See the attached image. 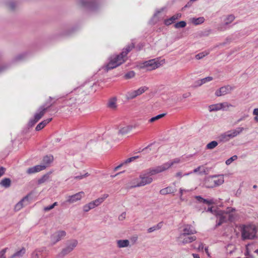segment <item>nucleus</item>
I'll return each mask as SVG.
<instances>
[{
    "mask_svg": "<svg viewBox=\"0 0 258 258\" xmlns=\"http://www.w3.org/2000/svg\"><path fill=\"white\" fill-rule=\"evenodd\" d=\"M134 44L132 43L123 49L119 54L113 55L109 58V62L104 67V70L108 71L109 70L115 68L122 64L125 60V57L128 53L134 47Z\"/></svg>",
    "mask_w": 258,
    "mask_h": 258,
    "instance_id": "obj_1",
    "label": "nucleus"
},
{
    "mask_svg": "<svg viewBox=\"0 0 258 258\" xmlns=\"http://www.w3.org/2000/svg\"><path fill=\"white\" fill-rule=\"evenodd\" d=\"M235 211V209L232 207H228L226 211L213 210V207H209L207 210V212H211L215 215L218 219L217 221L216 226L221 225L223 223L227 221H232L234 220V215L232 212Z\"/></svg>",
    "mask_w": 258,
    "mask_h": 258,
    "instance_id": "obj_2",
    "label": "nucleus"
},
{
    "mask_svg": "<svg viewBox=\"0 0 258 258\" xmlns=\"http://www.w3.org/2000/svg\"><path fill=\"white\" fill-rule=\"evenodd\" d=\"M152 181V177H151L148 172L145 170L140 174L139 178H135L133 180L134 185H132L131 187H136L143 186L151 183Z\"/></svg>",
    "mask_w": 258,
    "mask_h": 258,
    "instance_id": "obj_3",
    "label": "nucleus"
},
{
    "mask_svg": "<svg viewBox=\"0 0 258 258\" xmlns=\"http://www.w3.org/2000/svg\"><path fill=\"white\" fill-rule=\"evenodd\" d=\"M55 102L50 103L47 102L45 104L41 106L38 109V111L34 114V117L30 119L28 122V126H33L45 114L46 110L50 107Z\"/></svg>",
    "mask_w": 258,
    "mask_h": 258,
    "instance_id": "obj_4",
    "label": "nucleus"
},
{
    "mask_svg": "<svg viewBox=\"0 0 258 258\" xmlns=\"http://www.w3.org/2000/svg\"><path fill=\"white\" fill-rule=\"evenodd\" d=\"M78 243V241L76 239L67 240L65 243V246L57 255L56 258H63L66 255L69 254L77 246Z\"/></svg>",
    "mask_w": 258,
    "mask_h": 258,
    "instance_id": "obj_5",
    "label": "nucleus"
},
{
    "mask_svg": "<svg viewBox=\"0 0 258 258\" xmlns=\"http://www.w3.org/2000/svg\"><path fill=\"white\" fill-rule=\"evenodd\" d=\"M255 227L251 225L244 226L241 230V237L242 239H252L256 234Z\"/></svg>",
    "mask_w": 258,
    "mask_h": 258,
    "instance_id": "obj_6",
    "label": "nucleus"
},
{
    "mask_svg": "<svg viewBox=\"0 0 258 258\" xmlns=\"http://www.w3.org/2000/svg\"><path fill=\"white\" fill-rule=\"evenodd\" d=\"M162 64L157 59H152L144 61L141 68H146L148 71H152L160 67Z\"/></svg>",
    "mask_w": 258,
    "mask_h": 258,
    "instance_id": "obj_7",
    "label": "nucleus"
},
{
    "mask_svg": "<svg viewBox=\"0 0 258 258\" xmlns=\"http://www.w3.org/2000/svg\"><path fill=\"white\" fill-rule=\"evenodd\" d=\"M197 233L195 227L190 224H185L180 233V237L188 236V235H194Z\"/></svg>",
    "mask_w": 258,
    "mask_h": 258,
    "instance_id": "obj_8",
    "label": "nucleus"
},
{
    "mask_svg": "<svg viewBox=\"0 0 258 258\" xmlns=\"http://www.w3.org/2000/svg\"><path fill=\"white\" fill-rule=\"evenodd\" d=\"M234 89V87H232L230 85L222 87L216 91L215 95L218 97L225 95L230 93Z\"/></svg>",
    "mask_w": 258,
    "mask_h": 258,
    "instance_id": "obj_9",
    "label": "nucleus"
},
{
    "mask_svg": "<svg viewBox=\"0 0 258 258\" xmlns=\"http://www.w3.org/2000/svg\"><path fill=\"white\" fill-rule=\"evenodd\" d=\"M177 239L181 244L185 245L195 241L197 239V237L194 235H188L181 237L180 235H179Z\"/></svg>",
    "mask_w": 258,
    "mask_h": 258,
    "instance_id": "obj_10",
    "label": "nucleus"
},
{
    "mask_svg": "<svg viewBox=\"0 0 258 258\" xmlns=\"http://www.w3.org/2000/svg\"><path fill=\"white\" fill-rule=\"evenodd\" d=\"M167 169L165 163L156 167L149 168L146 170L151 176L159 173Z\"/></svg>",
    "mask_w": 258,
    "mask_h": 258,
    "instance_id": "obj_11",
    "label": "nucleus"
},
{
    "mask_svg": "<svg viewBox=\"0 0 258 258\" xmlns=\"http://www.w3.org/2000/svg\"><path fill=\"white\" fill-rule=\"evenodd\" d=\"M66 235V232L63 230L58 231L53 233L51 236V240L53 242V244H55L60 241L62 238Z\"/></svg>",
    "mask_w": 258,
    "mask_h": 258,
    "instance_id": "obj_12",
    "label": "nucleus"
},
{
    "mask_svg": "<svg viewBox=\"0 0 258 258\" xmlns=\"http://www.w3.org/2000/svg\"><path fill=\"white\" fill-rule=\"evenodd\" d=\"M84 195L85 194L83 191L79 192L76 194L69 196L66 202L69 204L75 203L80 201L84 196Z\"/></svg>",
    "mask_w": 258,
    "mask_h": 258,
    "instance_id": "obj_13",
    "label": "nucleus"
},
{
    "mask_svg": "<svg viewBox=\"0 0 258 258\" xmlns=\"http://www.w3.org/2000/svg\"><path fill=\"white\" fill-rule=\"evenodd\" d=\"M243 130V127H237L235 130L226 132L225 133L227 136L228 140L229 141L231 139L233 138L234 137H236L237 135L240 134Z\"/></svg>",
    "mask_w": 258,
    "mask_h": 258,
    "instance_id": "obj_14",
    "label": "nucleus"
},
{
    "mask_svg": "<svg viewBox=\"0 0 258 258\" xmlns=\"http://www.w3.org/2000/svg\"><path fill=\"white\" fill-rule=\"evenodd\" d=\"M46 167V166L45 165H37L36 166L28 168L27 170V172L28 174L35 173L45 169Z\"/></svg>",
    "mask_w": 258,
    "mask_h": 258,
    "instance_id": "obj_15",
    "label": "nucleus"
},
{
    "mask_svg": "<svg viewBox=\"0 0 258 258\" xmlns=\"http://www.w3.org/2000/svg\"><path fill=\"white\" fill-rule=\"evenodd\" d=\"M81 4L82 6L88 8L92 10L95 9L96 7L95 3L92 0H81Z\"/></svg>",
    "mask_w": 258,
    "mask_h": 258,
    "instance_id": "obj_16",
    "label": "nucleus"
},
{
    "mask_svg": "<svg viewBox=\"0 0 258 258\" xmlns=\"http://www.w3.org/2000/svg\"><path fill=\"white\" fill-rule=\"evenodd\" d=\"M181 17V14L180 13L176 14L170 18L165 19L164 21V23L165 25L169 26L173 23L176 20L180 18Z\"/></svg>",
    "mask_w": 258,
    "mask_h": 258,
    "instance_id": "obj_17",
    "label": "nucleus"
},
{
    "mask_svg": "<svg viewBox=\"0 0 258 258\" xmlns=\"http://www.w3.org/2000/svg\"><path fill=\"white\" fill-rule=\"evenodd\" d=\"M107 106L111 110H115L117 107V98L115 97L110 98L107 103Z\"/></svg>",
    "mask_w": 258,
    "mask_h": 258,
    "instance_id": "obj_18",
    "label": "nucleus"
},
{
    "mask_svg": "<svg viewBox=\"0 0 258 258\" xmlns=\"http://www.w3.org/2000/svg\"><path fill=\"white\" fill-rule=\"evenodd\" d=\"M44 248H39L35 249L31 254V258H45L42 253Z\"/></svg>",
    "mask_w": 258,
    "mask_h": 258,
    "instance_id": "obj_19",
    "label": "nucleus"
},
{
    "mask_svg": "<svg viewBox=\"0 0 258 258\" xmlns=\"http://www.w3.org/2000/svg\"><path fill=\"white\" fill-rule=\"evenodd\" d=\"M176 191V189L175 187L168 186L161 189L160 190V194L162 195H165L168 194L174 193Z\"/></svg>",
    "mask_w": 258,
    "mask_h": 258,
    "instance_id": "obj_20",
    "label": "nucleus"
},
{
    "mask_svg": "<svg viewBox=\"0 0 258 258\" xmlns=\"http://www.w3.org/2000/svg\"><path fill=\"white\" fill-rule=\"evenodd\" d=\"M29 196L24 197L20 202L17 203V210L21 209L23 207V204L26 205L29 204Z\"/></svg>",
    "mask_w": 258,
    "mask_h": 258,
    "instance_id": "obj_21",
    "label": "nucleus"
},
{
    "mask_svg": "<svg viewBox=\"0 0 258 258\" xmlns=\"http://www.w3.org/2000/svg\"><path fill=\"white\" fill-rule=\"evenodd\" d=\"M11 185V180L9 178H5L0 182V186L5 188H9Z\"/></svg>",
    "mask_w": 258,
    "mask_h": 258,
    "instance_id": "obj_22",
    "label": "nucleus"
},
{
    "mask_svg": "<svg viewBox=\"0 0 258 258\" xmlns=\"http://www.w3.org/2000/svg\"><path fill=\"white\" fill-rule=\"evenodd\" d=\"M52 120L51 118H47L43 120L37 125L35 130L37 131L42 129L47 124H48Z\"/></svg>",
    "mask_w": 258,
    "mask_h": 258,
    "instance_id": "obj_23",
    "label": "nucleus"
},
{
    "mask_svg": "<svg viewBox=\"0 0 258 258\" xmlns=\"http://www.w3.org/2000/svg\"><path fill=\"white\" fill-rule=\"evenodd\" d=\"M117 247L119 248H123L127 247L130 244L129 240L127 239L118 240L116 241Z\"/></svg>",
    "mask_w": 258,
    "mask_h": 258,
    "instance_id": "obj_24",
    "label": "nucleus"
},
{
    "mask_svg": "<svg viewBox=\"0 0 258 258\" xmlns=\"http://www.w3.org/2000/svg\"><path fill=\"white\" fill-rule=\"evenodd\" d=\"M196 199L200 203H203L208 205H211L214 203L213 200H207L203 199L200 196H197L195 197Z\"/></svg>",
    "mask_w": 258,
    "mask_h": 258,
    "instance_id": "obj_25",
    "label": "nucleus"
},
{
    "mask_svg": "<svg viewBox=\"0 0 258 258\" xmlns=\"http://www.w3.org/2000/svg\"><path fill=\"white\" fill-rule=\"evenodd\" d=\"M108 197L107 194H104L102 197L99 198L94 201L93 202L94 204L95 207H97L102 203Z\"/></svg>",
    "mask_w": 258,
    "mask_h": 258,
    "instance_id": "obj_26",
    "label": "nucleus"
},
{
    "mask_svg": "<svg viewBox=\"0 0 258 258\" xmlns=\"http://www.w3.org/2000/svg\"><path fill=\"white\" fill-rule=\"evenodd\" d=\"M198 172H199L200 174L205 173L206 172V170H205L204 166H200L198 167L197 168H196V169H195L192 172L185 173L184 174V175H188L192 173H197Z\"/></svg>",
    "mask_w": 258,
    "mask_h": 258,
    "instance_id": "obj_27",
    "label": "nucleus"
},
{
    "mask_svg": "<svg viewBox=\"0 0 258 258\" xmlns=\"http://www.w3.org/2000/svg\"><path fill=\"white\" fill-rule=\"evenodd\" d=\"M137 96L138 95L136 90L128 91L125 95L126 98L128 100L133 99Z\"/></svg>",
    "mask_w": 258,
    "mask_h": 258,
    "instance_id": "obj_28",
    "label": "nucleus"
},
{
    "mask_svg": "<svg viewBox=\"0 0 258 258\" xmlns=\"http://www.w3.org/2000/svg\"><path fill=\"white\" fill-rule=\"evenodd\" d=\"M191 22L195 25H198L202 24L205 21V18L203 17H199L197 18H192L190 19Z\"/></svg>",
    "mask_w": 258,
    "mask_h": 258,
    "instance_id": "obj_29",
    "label": "nucleus"
},
{
    "mask_svg": "<svg viewBox=\"0 0 258 258\" xmlns=\"http://www.w3.org/2000/svg\"><path fill=\"white\" fill-rule=\"evenodd\" d=\"M181 162V159L180 158H175V159H173L172 161H170L166 163H165V164L166 167L168 169L170 167L173 166L174 164L179 163Z\"/></svg>",
    "mask_w": 258,
    "mask_h": 258,
    "instance_id": "obj_30",
    "label": "nucleus"
},
{
    "mask_svg": "<svg viewBox=\"0 0 258 258\" xmlns=\"http://www.w3.org/2000/svg\"><path fill=\"white\" fill-rule=\"evenodd\" d=\"M53 160V157L52 155H47L43 157V165H45L46 166L51 163Z\"/></svg>",
    "mask_w": 258,
    "mask_h": 258,
    "instance_id": "obj_31",
    "label": "nucleus"
},
{
    "mask_svg": "<svg viewBox=\"0 0 258 258\" xmlns=\"http://www.w3.org/2000/svg\"><path fill=\"white\" fill-rule=\"evenodd\" d=\"M163 226V222H159L157 225H154L148 229L147 231L148 233H151L155 231V230L160 229Z\"/></svg>",
    "mask_w": 258,
    "mask_h": 258,
    "instance_id": "obj_32",
    "label": "nucleus"
},
{
    "mask_svg": "<svg viewBox=\"0 0 258 258\" xmlns=\"http://www.w3.org/2000/svg\"><path fill=\"white\" fill-rule=\"evenodd\" d=\"M219 103L210 105L209 106V110L210 112L217 111L221 110Z\"/></svg>",
    "mask_w": 258,
    "mask_h": 258,
    "instance_id": "obj_33",
    "label": "nucleus"
},
{
    "mask_svg": "<svg viewBox=\"0 0 258 258\" xmlns=\"http://www.w3.org/2000/svg\"><path fill=\"white\" fill-rule=\"evenodd\" d=\"M149 89V88L147 86H142L139 88L138 89L136 90L137 94L138 96L142 95L146 91Z\"/></svg>",
    "mask_w": 258,
    "mask_h": 258,
    "instance_id": "obj_34",
    "label": "nucleus"
},
{
    "mask_svg": "<svg viewBox=\"0 0 258 258\" xmlns=\"http://www.w3.org/2000/svg\"><path fill=\"white\" fill-rule=\"evenodd\" d=\"M218 143L216 141H213L208 143L206 146L207 149H213L218 145Z\"/></svg>",
    "mask_w": 258,
    "mask_h": 258,
    "instance_id": "obj_35",
    "label": "nucleus"
},
{
    "mask_svg": "<svg viewBox=\"0 0 258 258\" xmlns=\"http://www.w3.org/2000/svg\"><path fill=\"white\" fill-rule=\"evenodd\" d=\"M211 182H213V185L210 186L211 187H213L214 186H216L222 184L224 182L223 179H219L218 180H213L211 179Z\"/></svg>",
    "mask_w": 258,
    "mask_h": 258,
    "instance_id": "obj_36",
    "label": "nucleus"
},
{
    "mask_svg": "<svg viewBox=\"0 0 258 258\" xmlns=\"http://www.w3.org/2000/svg\"><path fill=\"white\" fill-rule=\"evenodd\" d=\"M49 176L48 174H44L38 180V183L41 184L45 181H47L49 179Z\"/></svg>",
    "mask_w": 258,
    "mask_h": 258,
    "instance_id": "obj_37",
    "label": "nucleus"
},
{
    "mask_svg": "<svg viewBox=\"0 0 258 258\" xmlns=\"http://www.w3.org/2000/svg\"><path fill=\"white\" fill-rule=\"evenodd\" d=\"M218 138L220 142L224 143L229 141L225 132L220 135Z\"/></svg>",
    "mask_w": 258,
    "mask_h": 258,
    "instance_id": "obj_38",
    "label": "nucleus"
},
{
    "mask_svg": "<svg viewBox=\"0 0 258 258\" xmlns=\"http://www.w3.org/2000/svg\"><path fill=\"white\" fill-rule=\"evenodd\" d=\"M76 98H71L69 99H66L64 101V103L68 106H73V104L76 103Z\"/></svg>",
    "mask_w": 258,
    "mask_h": 258,
    "instance_id": "obj_39",
    "label": "nucleus"
},
{
    "mask_svg": "<svg viewBox=\"0 0 258 258\" xmlns=\"http://www.w3.org/2000/svg\"><path fill=\"white\" fill-rule=\"evenodd\" d=\"M131 130V128L129 126H125L122 128H121L119 131H118L119 134L121 135H124L125 134H127L128 132L130 131Z\"/></svg>",
    "mask_w": 258,
    "mask_h": 258,
    "instance_id": "obj_40",
    "label": "nucleus"
},
{
    "mask_svg": "<svg viewBox=\"0 0 258 258\" xmlns=\"http://www.w3.org/2000/svg\"><path fill=\"white\" fill-rule=\"evenodd\" d=\"M165 114H166L165 113L158 114V115H156V116L151 118L150 119V120H149V121L150 122H153L161 118L162 117H164L165 115Z\"/></svg>",
    "mask_w": 258,
    "mask_h": 258,
    "instance_id": "obj_41",
    "label": "nucleus"
},
{
    "mask_svg": "<svg viewBox=\"0 0 258 258\" xmlns=\"http://www.w3.org/2000/svg\"><path fill=\"white\" fill-rule=\"evenodd\" d=\"M235 19V17L233 15H229L225 20V22L224 25H228L229 24L231 23Z\"/></svg>",
    "mask_w": 258,
    "mask_h": 258,
    "instance_id": "obj_42",
    "label": "nucleus"
},
{
    "mask_svg": "<svg viewBox=\"0 0 258 258\" xmlns=\"http://www.w3.org/2000/svg\"><path fill=\"white\" fill-rule=\"evenodd\" d=\"M219 105H220V108L221 110H225L226 108H228L229 107L233 106L231 104L228 103V102H225L223 103H219Z\"/></svg>",
    "mask_w": 258,
    "mask_h": 258,
    "instance_id": "obj_43",
    "label": "nucleus"
},
{
    "mask_svg": "<svg viewBox=\"0 0 258 258\" xmlns=\"http://www.w3.org/2000/svg\"><path fill=\"white\" fill-rule=\"evenodd\" d=\"M186 23L184 21H180L179 22L176 23L174 25V27L176 28H184L186 26Z\"/></svg>",
    "mask_w": 258,
    "mask_h": 258,
    "instance_id": "obj_44",
    "label": "nucleus"
},
{
    "mask_svg": "<svg viewBox=\"0 0 258 258\" xmlns=\"http://www.w3.org/2000/svg\"><path fill=\"white\" fill-rule=\"evenodd\" d=\"M208 54V52L206 51H203L201 53H199L196 55V58L197 59H200L203 58L205 56L207 55Z\"/></svg>",
    "mask_w": 258,
    "mask_h": 258,
    "instance_id": "obj_45",
    "label": "nucleus"
},
{
    "mask_svg": "<svg viewBox=\"0 0 258 258\" xmlns=\"http://www.w3.org/2000/svg\"><path fill=\"white\" fill-rule=\"evenodd\" d=\"M7 7H8V8L10 11H14V10H15V8H16V4L14 2H9L7 4Z\"/></svg>",
    "mask_w": 258,
    "mask_h": 258,
    "instance_id": "obj_46",
    "label": "nucleus"
},
{
    "mask_svg": "<svg viewBox=\"0 0 258 258\" xmlns=\"http://www.w3.org/2000/svg\"><path fill=\"white\" fill-rule=\"evenodd\" d=\"M237 159V156L236 155H234V156H232L231 157H230V158H229L228 159H227L225 163L227 165H230L233 161L236 160Z\"/></svg>",
    "mask_w": 258,
    "mask_h": 258,
    "instance_id": "obj_47",
    "label": "nucleus"
},
{
    "mask_svg": "<svg viewBox=\"0 0 258 258\" xmlns=\"http://www.w3.org/2000/svg\"><path fill=\"white\" fill-rule=\"evenodd\" d=\"M135 75V73L134 71H130L125 75V78L126 79H129L133 78Z\"/></svg>",
    "mask_w": 258,
    "mask_h": 258,
    "instance_id": "obj_48",
    "label": "nucleus"
},
{
    "mask_svg": "<svg viewBox=\"0 0 258 258\" xmlns=\"http://www.w3.org/2000/svg\"><path fill=\"white\" fill-rule=\"evenodd\" d=\"M191 190H189V189H183L182 188H180L179 189V194H180V199L181 200H182V195H183L184 193H186V192H190Z\"/></svg>",
    "mask_w": 258,
    "mask_h": 258,
    "instance_id": "obj_49",
    "label": "nucleus"
},
{
    "mask_svg": "<svg viewBox=\"0 0 258 258\" xmlns=\"http://www.w3.org/2000/svg\"><path fill=\"white\" fill-rule=\"evenodd\" d=\"M212 80H213V78L212 77H207L205 78L201 79V83L204 84Z\"/></svg>",
    "mask_w": 258,
    "mask_h": 258,
    "instance_id": "obj_50",
    "label": "nucleus"
},
{
    "mask_svg": "<svg viewBox=\"0 0 258 258\" xmlns=\"http://www.w3.org/2000/svg\"><path fill=\"white\" fill-rule=\"evenodd\" d=\"M138 158H139V156H134V157L129 158L127 159L126 160H125L123 162V163H124V164H126L128 163H130V162L133 161L134 160H135L136 159H137Z\"/></svg>",
    "mask_w": 258,
    "mask_h": 258,
    "instance_id": "obj_51",
    "label": "nucleus"
},
{
    "mask_svg": "<svg viewBox=\"0 0 258 258\" xmlns=\"http://www.w3.org/2000/svg\"><path fill=\"white\" fill-rule=\"evenodd\" d=\"M88 176H89V173H86L84 174H81L80 175L76 176L74 177V178L76 179L80 180V179H83L84 177H87Z\"/></svg>",
    "mask_w": 258,
    "mask_h": 258,
    "instance_id": "obj_52",
    "label": "nucleus"
},
{
    "mask_svg": "<svg viewBox=\"0 0 258 258\" xmlns=\"http://www.w3.org/2000/svg\"><path fill=\"white\" fill-rule=\"evenodd\" d=\"M26 252L25 248L23 247L20 250H17V257L22 256Z\"/></svg>",
    "mask_w": 258,
    "mask_h": 258,
    "instance_id": "obj_53",
    "label": "nucleus"
},
{
    "mask_svg": "<svg viewBox=\"0 0 258 258\" xmlns=\"http://www.w3.org/2000/svg\"><path fill=\"white\" fill-rule=\"evenodd\" d=\"M7 249V248H4L0 251V258H6L5 253Z\"/></svg>",
    "mask_w": 258,
    "mask_h": 258,
    "instance_id": "obj_54",
    "label": "nucleus"
},
{
    "mask_svg": "<svg viewBox=\"0 0 258 258\" xmlns=\"http://www.w3.org/2000/svg\"><path fill=\"white\" fill-rule=\"evenodd\" d=\"M6 168L3 167H0V177L2 176L5 173Z\"/></svg>",
    "mask_w": 258,
    "mask_h": 258,
    "instance_id": "obj_55",
    "label": "nucleus"
},
{
    "mask_svg": "<svg viewBox=\"0 0 258 258\" xmlns=\"http://www.w3.org/2000/svg\"><path fill=\"white\" fill-rule=\"evenodd\" d=\"M83 210L85 212H87L90 210V209L88 204H86L83 206Z\"/></svg>",
    "mask_w": 258,
    "mask_h": 258,
    "instance_id": "obj_56",
    "label": "nucleus"
},
{
    "mask_svg": "<svg viewBox=\"0 0 258 258\" xmlns=\"http://www.w3.org/2000/svg\"><path fill=\"white\" fill-rule=\"evenodd\" d=\"M126 214L125 212H123L121 214V215L119 216L118 219L119 220H123L125 218Z\"/></svg>",
    "mask_w": 258,
    "mask_h": 258,
    "instance_id": "obj_57",
    "label": "nucleus"
},
{
    "mask_svg": "<svg viewBox=\"0 0 258 258\" xmlns=\"http://www.w3.org/2000/svg\"><path fill=\"white\" fill-rule=\"evenodd\" d=\"M53 208L52 207V205H50V206H47V207H45L44 208V211L46 212V211H48L51 209H52Z\"/></svg>",
    "mask_w": 258,
    "mask_h": 258,
    "instance_id": "obj_58",
    "label": "nucleus"
},
{
    "mask_svg": "<svg viewBox=\"0 0 258 258\" xmlns=\"http://www.w3.org/2000/svg\"><path fill=\"white\" fill-rule=\"evenodd\" d=\"M90 210L92 209H94V208H95L96 207L94 205V203L92 202H90L88 204Z\"/></svg>",
    "mask_w": 258,
    "mask_h": 258,
    "instance_id": "obj_59",
    "label": "nucleus"
},
{
    "mask_svg": "<svg viewBox=\"0 0 258 258\" xmlns=\"http://www.w3.org/2000/svg\"><path fill=\"white\" fill-rule=\"evenodd\" d=\"M24 55H25V54H21L17 55V61L19 60H22L24 58Z\"/></svg>",
    "mask_w": 258,
    "mask_h": 258,
    "instance_id": "obj_60",
    "label": "nucleus"
},
{
    "mask_svg": "<svg viewBox=\"0 0 258 258\" xmlns=\"http://www.w3.org/2000/svg\"><path fill=\"white\" fill-rule=\"evenodd\" d=\"M195 84L196 87L201 86V85H202L203 84L201 83V79L196 81Z\"/></svg>",
    "mask_w": 258,
    "mask_h": 258,
    "instance_id": "obj_61",
    "label": "nucleus"
},
{
    "mask_svg": "<svg viewBox=\"0 0 258 258\" xmlns=\"http://www.w3.org/2000/svg\"><path fill=\"white\" fill-rule=\"evenodd\" d=\"M124 165V163L123 162H122V163L120 164L119 165H118L117 166L115 167L114 169V171H117V170H118L121 167H122V166H123Z\"/></svg>",
    "mask_w": 258,
    "mask_h": 258,
    "instance_id": "obj_62",
    "label": "nucleus"
},
{
    "mask_svg": "<svg viewBox=\"0 0 258 258\" xmlns=\"http://www.w3.org/2000/svg\"><path fill=\"white\" fill-rule=\"evenodd\" d=\"M6 68H7V67L6 66H1L0 67V74L1 73H2L3 71H4L6 70Z\"/></svg>",
    "mask_w": 258,
    "mask_h": 258,
    "instance_id": "obj_63",
    "label": "nucleus"
},
{
    "mask_svg": "<svg viewBox=\"0 0 258 258\" xmlns=\"http://www.w3.org/2000/svg\"><path fill=\"white\" fill-rule=\"evenodd\" d=\"M253 114L254 115H257V116H258V108H255V109L253 110Z\"/></svg>",
    "mask_w": 258,
    "mask_h": 258,
    "instance_id": "obj_64",
    "label": "nucleus"
}]
</instances>
